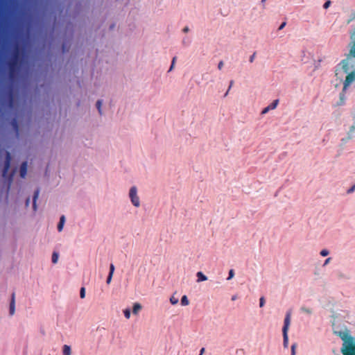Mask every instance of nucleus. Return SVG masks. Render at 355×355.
<instances>
[{"label":"nucleus","mask_w":355,"mask_h":355,"mask_svg":"<svg viewBox=\"0 0 355 355\" xmlns=\"http://www.w3.org/2000/svg\"><path fill=\"white\" fill-rule=\"evenodd\" d=\"M123 313L125 318L129 319L131 317V310L130 309H125L123 310Z\"/></svg>","instance_id":"obj_15"},{"label":"nucleus","mask_w":355,"mask_h":355,"mask_svg":"<svg viewBox=\"0 0 355 355\" xmlns=\"http://www.w3.org/2000/svg\"><path fill=\"white\" fill-rule=\"evenodd\" d=\"M80 296L82 299L85 298V290L84 288H82L80 289Z\"/></svg>","instance_id":"obj_24"},{"label":"nucleus","mask_w":355,"mask_h":355,"mask_svg":"<svg viewBox=\"0 0 355 355\" xmlns=\"http://www.w3.org/2000/svg\"><path fill=\"white\" fill-rule=\"evenodd\" d=\"M64 221H65V220H64V216H62V217L60 218V223H59V224L58 225V230L59 232H61V231L62 230V229H63V226H64Z\"/></svg>","instance_id":"obj_9"},{"label":"nucleus","mask_w":355,"mask_h":355,"mask_svg":"<svg viewBox=\"0 0 355 355\" xmlns=\"http://www.w3.org/2000/svg\"><path fill=\"white\" fill-rule=\"evenodd\" d=\"M270 110L268 106L266 107L262 111H261V114H266L268 112H269Z\"/></svg>","instance_id":"obj_29"},{"label":"nucleus","mask_w":355,"mask_h":355,"mask_svg":"<svg viewBox=\"0 0 355 355\" xmlns=\"http://www.w3.org/2000/svg\"><path fill=\"white\" fill-rule=\"evenodd\" d=\"M199 355H202V354H200Z\"/></svg>","instance_id":"obj_43"},{"label":"nucleus","mask_w":355,"mask_h":355,"mask_svg":"<svg viewBox=\"0 0 355 355\" xmlns=\"http://www.w3.org/2000/svg\"><path fill=\"white\" fill-rule=\"evenodd\" d=\"M300 310H301L302 312H304V313H307V314H311V313H312V310H311V309H309V308H306V307H305V306H302V307L300 308Z\"/></svg>","instance_id":"obj_16"},{"label":"nucleus","mask_w":355,"mask_h":355,"mask_svg":"<svg viewBox=\"0 0 355 355\" xmlns=\"http://www.w3.org/2000/svg\"><path fill=\"white\" fill-rule=\"evenodd\" d=\"M266 0H261V3H263Z\"/></svg>","instance_id":"obj_42"},{"label":"nucleus","mask_w":355,"mask_h":355,"mask_svg":"<svg viewBox=\"0 0 355 355\" xmlns=\"http://www.w3.org/2000/svg\"><path fill=\"white\" fill-rule=\"evenodd\" d=\"M15 313V303L12 302L10 305V313L13 314Z\"/></svg>","instance_id":"obj_26"},{"label":"nucleus","mask_w":355,"mask_h":355,"mask_svg":"<svg viewBox=\"0 0 355 355\" xmlns=\"http://www.w3.org/2000/svg\"><path fill=\"white\" fill-rule=\"evenodd\" d=\"M343 341L341 352L343 355H355V342L347 331L335 332Z\"/></svg>","instance_id":"obj_1"},{"label":"nucleus","mask_w":355,"mask_h":355,"mask_svg":"<svg viewBox=\"0 0 355 355\" xmlns=\"http://www.w3.org/2000/svg\"><path fill=\"white\" fill-rule=\"evenodd\" d=\"M297 347V344L294 343L291 346V355H295V348Z\"/></svg>","instance_id":"obj_22"},{"label":"nucleus","mask_w":355,"mask_h":355,"mask_svg":"<svg viewBox=\"0 0 355 355\" xmlns=\"http://www.w3.org/2000/svg\"><path fill=\"white\" fill-rule=\"evenodd\" d=\"M233 84H234V80H231L230 83L229 88H228L227 91L226 92V93L225 94V96H227L228 92H229L230 89H231V87H232Z\"/></svg>","instance_id":"obj_27"},{"label":"nucleus","mask_w":355,"mask_h":355,"mask_svg":"<svg viewBox=\"0 0 355 355\" xmlns=\"http://www.w3.org/2000/svg\"><path fill=\"white\" fill-rule=\"evenodd\" d=\"M236 298H237V296H236V295H233V296L232 297V301H234V300H236Z\"/></svg>","instance_id":"obj_39"},{"label":"nucleus","mask_w":355,"mask_h":355,"mask_svg":"<svg viewBox=\"0 0 355 355\" xmlns=\"http://www.w3.org/2000/svg\"><path fill=\"white\" fill-rule=\"evenodd\" d=\"M342 64H343V69L344 71L347 73L349 69V67H348V60H343Z\"/></svg>","instance_id":"obj_12"},{"label":"nucleus","mask_w":355,"mask_h":355,"mask_svg":"<svg viewBox=\"0 0 355 355\" xmlns=\"http://www.w3.org/2000/svg\"><path fill=\"white\" fill-rule=\"evenodd\" d=\"M183 31L184 33H187L189 31V28L187 26V27H184V29H183Z\"/></svg>","instance_id":"obj_38"},{"label":"nucleus","mask_w":355,"mask_h":355,"mask_svg":"<svg viewBox=\"0 0 355 355\" xmlns=\"http://www.w3.org/2000/svg\"><path fill=\"white\" fill-rule=\"evenodd\" d=\"M329 251L326 249L322 250L320 252V255L322 257H326L329 254Z\"/></svg>","instance_id":"obj_20"},{"label":"nucleus","mask_w":355,"mask_h":355,"mask_svg":"<svg viewBox=\"0 0 355 355\" xmlns=\"http://www.w3.org/2000/svg\"><path fill=\"white\" fill-rule=\"evenodd\" d=\"M37 195H35L33 197V208L35 211L37 210Z\"/></svg>","instance_id":"obj_17"},{"label":"nucleus","mask_w":355,"mask_h":355,"mask_svg":"<svg viewBox=\"0 0 355 355\" xmlns=\"http://www.w3.org/2000/svg\"><path fill=\"white\" fill-rule=\"evenodd\" d=\"M330 260H331V258H330V257L327 258V259L324 261V266H326L327 264H328V263H329Z\"/></svg>","instance_id":"obj_36"},{"label":"nucleus","mask_w":355,"mask_h":355,"mask_svg":"<svg viewBox=\"0 0 355 355\" xmlns=\"http://www.w3.org/2000/svg\"><path fill=\"white\" fill-rule=\"evenodd\" d=\"M290 323H291V314L289 313H288L284 319V327L282 328V332L288 333Z\"/></svg>","instance_id":"obj_3"},{"label":"nucleus","mask_w":355,"mask_h":355,"mask_svg":"<svg viewBox=\"0 0 355 355\" xmlns=\"http://www.w3.org/2000/svg\"><path fill=\"white\" fill-rule=\"evenodd\" d=\"M62 354L63 355H71V349L70 346L67 345H64L62 347Z\"/></svg>","instance_id":"obj_6"},{"label":"nucleus","mask_w":355,"mask_h":355,"mask_svg":"<svg viewBox=\"0 0 355 355\" xmlns=\"http://www.w3.org/2000/svg\"><path fill=\"white\" fill-rule=\"evenodd\" d=\"M129 195L131 198V200L133 201V189H130L129 191Z\"/></svg>","instance_id":"obj_32"},{"label":"nucleus","mask_w":355,"mask_h":355,"mask_svg":"<svg viewBox=\"0 0 355 355\" xmlns=\"http://www.w3.org/2000/svg\"><path fill=\"white\" fill-rule=\"evenodd\" d=\"M139 198L135 193V207H139Z\"/></svg>","instance_id":"obj_23"},{"label":"nucleus","mask_w":355,"mask_h":355,"mask_svg":"<svg viewBox=\"0 0 355 355\" xmlns=\"http://www.w3.org/2000/svg\"><path fill=\"white\" fill-rule=\"evenodd\" d=\"M196 276L198 277V282L206 281L207 279V276L205 275L202 272H198Z\"/></svg>","instance_id":"obj_7"},{"label":"nucleus","mask_w":355,"mask_h":355,"mask_svg":"<svg viewBox=\"0 0 355 355\" xmlns=\"http://www.w3.org/2000/svg\"><path fill=\"white\" fill-rule=\"evenodd\" d=\"M234 275V270L233 269H231L229 272V276L227 277V279L230 280L231 279Z\"/></svg>","instance_id":"obj_25"},{"label":"nucleus","mask_w":355,"mask_h":355,"mask_svg":"<svg viewBox=\"0 0 355 355\" xmlns=\"http://www.w3.org/2000/svg\"><path fill=\"white\" fill-rule=\"evenodd\" d=\"M223 65H224L223 61H222V60L220 61L218 64V69L219 70H220L223 68Z\"/></svg>","instance_id":"obj_31"},{"label":"nucleus","mask_w":355,"mask_h":355,"mask_svg":"<svg viewBox=\"0 0 355 355\" xmlns=\"http://www.w3.org/2000/svg\"><path fill=\"white\" fill-rule=\"evenodd\" d=\"M286 24V23L285 21L282 22V24L279 27V30L283 29L285 27Z\"/></svg>","instance_id":"obj_34"},{"label":"nucleus","mask_w":355,"mask_h":355,"mask_svg":"<svg viewBox=\"0 0 355 355\" xmlns=\"http://www.w3.org/2000/svg\"><path fill=\"white\" fill-rule=\"evenodd\" d=\"M282 333H283V345L285 348H287L288 345V333H286V332H282Z\"/></svg>","instance_id":"obj_8"},{"label":"nucleus","mask_w":355,"mask_h":355,"mask_svg":"<svg viewBox=\"0 0 355 355\" xmlns=\"http://www.w3.org/2000/svg\"><path fill=\"white\" fill-rule=\"evenodd\" d=\"M255 55H256V53H253V54L250 57V59H249L250 62H254V60Z\"/></svg>","instance_id":"obj_30"},{"label":"nucleus","mask_w":355,"mask_h":355,"mask_svg":"<svg viewBox=\"0 0 355 355\" xmlns=\"http://www.w3.org/2000/svg\"><path fill=\"white\" fill-rule=\"evenodd\" d=\"M189 304V301L187 295H183L181 298V304L182 306H187Z\"/></svg>","instance_id":"obj_10"},{"label":"nucleus","mask_w":355,"mask_h":355,"mask_svg":"<svg viewBox=\"0 0 355 355\" xmlns=\"http://www.w3.org/2000/svg\"><path fill=\"white\" fill-rule=\"evenodd\" d=\"M174 65H175V64H174V63H173V62H171V67H170V68H169L168 71H172V69H173V67H174Z\"/></svg>","instance_id":"obj_37"},{"label":"nucleus","mask_w":355,"mask_h":355,"mask_svg":"<svg viewBox=\"0 0 355 355\" xmlns=\"http://www.w3.org/2000/svg\"><path fill=\"white\" fill-rule=\"evenodd\" d=\"M265 304V298L264 297H261L259 299V306L263 307Z\"/></svg>","instance_id":"obj_21"},{"label":"nucleus","mask_w":355,"mask_h":355,"mask_svg":"<svg viewBox=\"0 0 355 355\" xmlns=\"http://www.w3.org/2000/svg\"><path fill=\"white\" fill-rule=\"evenodd\" d=\"M204 352H205V348H204V347H202V348L200 349V354H203V353H204Z\"/></svg>","instance_id":"obj_40"},{"label":"nucleus","mask_w":355,"mask_h":355,"mask_svg":"<svg viewBox=\"0 0 355 355\" xmlns=\"http://www.w3.org/2000/svg\"><path fill=\"white\" fill-rule=\"evenodd\" d=\"M170 302L173 304V305H175V304H177L178 302V299L175 297L174 296H171L170 297Z\"/></svg>","instance_id":"obj_18"},{"label":"nucleus","mask_w":355,"mask_h":355,"mask_svg":"<svg viewBox=\"0 0 355 355\" xmlns=\"http://www.w3.org/2000/svg\"><path fill=\"white\" fill-rule=\"evenodd\" d=\"M27 173V164L23 163L20 168V175L22 178H24Z\"/></svg>","instance_id":"obj_5"},{"label":"nucleus","mask_w":355,"mask_h":355,"mask_svg":"<svg viewBox=\"0 0 355 355\" xmlns=\"http://www.w3.org/2000/svg\"><path fill=\"white\" fill-rule=\"evenodd\" d=\"M176 59H177L176 57H173V58L172 59V62H171L175 64Z\"/></svg>","instance_id":"obj_41"},{"label":"nucleus","mask_w":355,"mask_h":355,"mask_svg":"<svg viewBox=\"0 0 355 355\" xmlns=\"http://www.w3.org/2000/svg\"><path fill=\"white\" fill-rule=\"evenodd\" d=\"M354 190H355V184L354 186H352L349 189H348L347 193H351L354 192Z\"/></svg>","instance_id":"obj_33"},{"label":"nucleus","mask_w":355,"mask_h":355,"mask_svg":"<svg viewBox=\"0 0 355 355\" xmlns=\"http://www.w3.org/2000/svg\"><path fill=\"white\" fill-rule=\"evenodd\" d=\"M141 309V306L139 303H135V313L139 311Z\"/></svg>","instance_id":"obj_19"},{"label":"nucleus","mask_w":355,"mask_h":355,"mask_svg":"<svg viewBox=\"0 0 355 355\" xmlns=\"http://www.w3.org/2000/svg\"><path fill=\"white\" fill-rule=\"evenodd\" d=\"M350 55H353L354 57H355V47L352 48L351 50H350Z\"/></svg>","instance_id":"obj_35"},{"label":"nucleus","mask_w":355,"mask_h":355,"mask_svg":"<svg viewBox=\"0 0 355 355\" xmlns=\"http://www.w3.org/2000/svg\"><path fill=\"white\" fill-rule=\"evenodd\" d=\"M114 266L113 264H111L110 267L109 275H108V277L107 278V280H106L107 284H110V283L112 282V277H113V275H114Z\"/></svg>","instance_id":"obj_4"},{"label":"nucleus","mask_w":355,"mask_h":355,"mask_svg":"<svg viewBox=\"0 0 355 355\" xmlns=\"http://www.w3.org/2000/svg\"><path fill=\"white\" fill-rule=\"evenodd\" d=\"M355 80V71H352L346 76L344 82V88L348 87L353 81Z\"/></svg>","instance_id":"obj_2"},{"label":"nucleus","mask_w":355,"mask_h":355,"mask_svg":"<svg viewBox=\"0 0 355 355\" xmlns=\"http://www.w3.org/2000/svg\"><path fill=\"white\" fill-rule=\"evenodd\" d=\"M278 103H279V100L276 99L268 106L269 107L270 110H272L277 107Z\"/></svg>","instance_id":"obj_13"},{"label":"nucleus","mask_w":355,"mask_h":355,"mask_svg":"<svg viewBox=\"0 0 355 355\" xmlns=\"http://www.w3.org/2000/svg\"><path fill=\"white\" fill-rule=\"evenodd\" d=\"M96 106L98 110V112L100 114H102L103 101L102 100L97 101V102L96 103Z\"/></svg>","instance_id":"obj_11"},{"label":"nucleus","mask_w":355,"mask_h":355,"mask_svg":"<svg viewBox=\"0 0 355 355\" xmlns=\"http://www.w3.org/2000/svg\"><path fill=\"white\" fill-rule=\"evenodd\" d=\"M59 259V255L57 252H53L52 254V262L55 264L58 263Z\"/></svg>","instance_id":"obj_14"},{"label":"nucleus","mask_w":355,"mask_h":355,"mask_svg":"<svg viewBox=\"0 0 355 355\" xmlns=\"http://www.w3.org/2000/svg\"><path fill=\"white\" fill-rule=\"evenodd\" d=\"M330 4H331V1H330L329 0L327 1L324 3V5H323L324 8H325V9L328 8H329V6H330Z\"/></svg>","instance_id":"obj_28"}]
</instances>
